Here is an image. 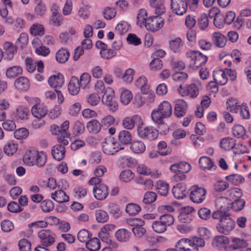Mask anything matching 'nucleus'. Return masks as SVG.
Returning a JSON list of instances; mask_svg holds the SVG:
<instances>
[{
	"mask_svg": "<svg viewBox=\"0 0 251 251\" xmlns=\"http://www.w3.org/2000/svg\"><path fill=\"white\" fill-rule=\"evenodd\" d=\"M47 155L45 152L39 151L34 149L27 150L23 158L24 163L26 165H36L39 167H43L47 162Z\"/></svg>",
	"mask_w": 251,
	"mask_h": 251,
	"instance_id": "nucleus-1",
	"label": "nucleus"
},
{
	"mask_svg": "<svg viewBox=\"0 0 251 251\" xmlns=\"http://www.w3.org/2000/svg\"><path fill=\"white\" fill-rule=\"evenodd\" d=\"M25 99L29 105L32 106L31 112L34 117L43 118L47 114V107L43 103H41V100L38 98L25 96Z\"/></svg>",
	"mask_w": 251,
	"mask_h": 251,
	"instance_id": "nucleus-2",
	"label": "nucleus"
},
{
	"mask_svg": "<svg viewBox=\"0 0 251 251\" xmlns=\"http://www.w3.org/2000/svg\"><path fill=\"white\" fill-rule=\"evenodd\" d=\"M172 114V107L168 101L161 102L157 109L152 110L151 118L154 122H159L164 118L170 117Z\"/></svg>",
	"mask_w": 251,
	"mask_h": 251,
	"instance_id": "nucleus-3",
	"label": "nucleus"
},
{
	"mask_svg": "<svg viewBox=\"0 0 251 251\" xmlns=\"http://www.w3.org/2000/svg\"><path fill=\"white\" fill-rule=\"evenodd\" d=\"M102 101L110 111L115 112L118 109V104L115 98L114 91L112 88L108 87L106 89L102 98Z\"/></svg>",
	"mask_w": 251,
	"mask_h": 251,
	"instance_id": "nucleus-4",
	"label": "nucleus"
},
{
	"mask_svg": "<svg viewBox=\"0 0 251 251\" xmlns=\"http://www.w3.org/2000/svg\"><path fill=\"white\" fill-rule=\"evenodd\" d=\"M235 225V221L228 214L226 217L221 220V222L217 225L216 228L220 233L227 235L234 228Z\"/></svg>",
	"mask_w": 251,
	"mask_h": 251,
	"instance_id": "nucleus-5",
	"label": "nucleus"
},
{
	"mask_svg": "<svg viewBox=\"0 0 251 251\" xmlns=\"http://www.w3.org/2000/svg\"><path fill=\"white\" fill-rule=\"evenodd\" d=\"M159 16H151L148 18L145 25L148 30L155 32L163 26L164 20Z\"/></svg>",
	"mask_w": 251,
	"mask_h": 251,
	"instance_id": "nucleus-6",
	"label": "nucleus"
},
{
	"mask_svg": "<svg viewBox=\"0 0 251 251\" xmlns=\"http://www.w3.org/2000/svg\"><path fill=\"white\" fill-rule=\"evenodd\" d=\"M137 132L140 138L151 141L156 139L158 136V131L152 126L143 127L140 126L137 128Z\"/></svg>",
	"mask_w": 251,
	"mask_h": 251,
	"instance_id": "nucleus-7",
	"label": "nucleus"
},
{
	"mask_svg": "<svg viewBox=\"0 0 251 251\" xmlns=\"http://www.w3.org/2000/svg\"><path fill=\"white\" fill-rule=\"evenodd\" d=\"M102 148L103 152L107 155H113L119 151L118 143L110 136L105 139L102 143Z\"/></svg>",
	"mask_w": 251,
	"mask_h": 251,
	"instance_id": "nucleus-8",
	"label": "nucleus"
},
{
	"mask_svg": "<svg viewBox=\"0 0 251 251\" xmlns=\"http://www.w3.org/2000/svg\"><path fill=\"white\" fill-rule=\"evenodd\" d=\"M13 116L16 121H26L30 117L29 109L25 105H18L13 112Z\"/></svg>",
	"mask_w": 251,
	"mask_h": 251,
	"instance_id": "nucleus-9",
	"label": "nucleus"
},
{
	"mask_svg": "<svg viewBox=\"0 0 251 251\" xmlns=\"http://www.w3.org/2000/svg\"><path fill=\"white\" fill-rule=\"evenodd\" d=\"M38 236L46 247L51 246L55 241V234L50 230L42 229L38 232Z\"/></svg>",
	"mask_w": 251,
	"mask_h": 251,
	"instance_id": "nucleus-10",
	"label": "nucleus"
},
{
	"mask_svg": "<svg viewBox=\"0 0 251 251\" xmlns=\"http://www.w3.org/2000/svg\"><path fill=\"white\" fill-rule=\"evenodd\" d=\"M190 199L195 203H201L205 199L206 190L202 187L194 186L190 189Z\"/></svg>",
	"mask_w": 251,
	"mask_h": 251,
	"instance_id": "nucleus-11",
	"label": "nucleus"
},
{
	"mask_svg": "<svg viewBox=\"0 0 251 251\" xmlns=\"http://www.w3.org/2000/svg\"><path fill=\"white\" fill-rule=\"evenodd\" d=\"M235 141V140L230 137L224 138L220 141V146L226 151L233 150L235 154L243 153V152L241 151H236L239 148V146L242 147V146L241 144H236Z\"/></svg>",
	"mask_w": 251,
	"mask_h": 251,
	"instance_id": "nucleus-12",
	"label": "nucleus"
},
{
	"mask_svg": "<svg viewBox=\"0 0 251 251\" xmlns=\"http://www.w3.org/2000/svg\"><path fill=\"white\" fill-rule=\"evenodd\" d=\"M171 9L178 15H182L186 12L188 7L187 0H171Z\"/></svg>",
	"mask_w": 251,
	"mask_h": 251,
	"instance_id": "nucleus-13",
	"label": "nucleus"
},
{
	"mask_svg": "<svg viewBox=\"0 0 251 251\" xmlns=\"http://www.w3.org/2000/svg\"><path fill=\"white\" fill-rule=\"evenodd\" d=\"M231 244L225 247V251H243L242 249L248 246V242L243 239L232 238Z\"/></svg>",
	"mask_w": 251,
	"mask_h": 251,
	"instance_id": "nucleus-14",
	"label": "nucleus"
},
{
	"mask_svg": "<svg viewBox=\"0 0 251 251\" xmlns=\"http://www.w3.org/2000/svg\"><path fill=\"white\" fill-rule=\"evenodd\" d=\"M175 247L179 251H199V249L194 245L193 241L186 238L179 240Z\"/></svg>",
	"mask_w": 251,
	"mask_h": 251,
	"instance_id": "nucleus-15",
	"label": "nucleus"
},
{
	"mask_svg": "<svg viewBox=\"0 0 251 251\" xmlns=\"http://www.w3.org/2000/svg\"><path fill=\"white\" fill-rule=\"evenodd\" d=\"M124 127L128 129H132L135 125L137 126V128L143 124V121L140 116L135 115L131 117H126L122 122Z\"/></svg>",
	"mask_w": 251,
	"mask_h": 251,
	"instance_id": "nucleus-16",
	"label": "nucleus"
},
{
	"mask_svg": "<svg viewBox=\"0 0 251 251\" xmlns=\"http://www.w3.org/2000/svg\"><path fill=\"white\" fill-rule=\"evenodd\" d=\"M175 115L178 118L183 117L186 113L187 104L182 100H177L175 101Z\"/></svg>",
	"mask_w": 251,
	"mask_h": 251,
	"instance_id": "nucleus-17",
	"label": "nucleus"
},
{
	"mask_svg": "<svg viewBox=\"0 0 251 251\" xmlns=\"http://www.w3.org/2000/svg\"><path fill=\"white\" fill-rule=\"evenodd\" d=\"M48 83L53 88H60L64 83V77L63 75L58 73L50 76L48 79Z\"/></svg>",
	"mask_w": 251,
	"mask_h": 251,
	"instance_id": "nucleus-18",
	"label": "nucleus"
},
{
	"mask_svg": "<svg viewBox=\"0 0 251 251\" xmlns=\"http://www.w3.org/2000/svg\"><path fill=\"white\" fill-rule=\"evenodd\" d=\"M93 192L95 197L100 201L106 199L109 194L108 188L104 184L98 185V187H94Z\"/></svg>",
	"mask_w": 251,
	"mask_h": 251,
	"instance_id": "nucleus-19",
	"label": "nucleus"
},
{
	"mask_svg": "<svg viewBox=\"0 0 251 251\" xmlns=\"http://www.w3.org/2000/svg\"><path fill=\"white\" fill-rule=\"evenodd\" d=\"M170 170L173 173L179 172L186 174L188 173L191 169V166L186 162H180L172 165L170 167Z\"/></svg>",
	"mask_w": 251,
	"mask_h": 251,
	"instance_id": "nucleus-20",
	"label": "nucleus"
},
{
	"mask_svg": "<svg viewBox=\"0 0 251 251\" xmlns=\"http://www.w3.org/2000/svg\"><path fill=\"white\" fill-rule=\"evenodd\" d=\"M14 86L18 91H26L30 87L29 79L25 76H20L15 80Z\"/></svg>",
	"mask_w": 251,
	"mask_h": 251,
	"instance_id": "nucleus-21",
	"label": "nucleus"
},
{
	"mask_svg": "<svg viewBox=\"0 0 251 251\" xmlns=\"http://www.w3.org/2000/svg\"><path fill=\"white\" fill-rule=\"evenodd\" d=\"M3 48L4 50V58L7 60H11L13 58L14 54L17 52L16 46L11 42H6L3 44Z\"/></svg>",
	"mask_w": 251,
	"mask_h": 251,
	"instance_id": "nucleus-22",
	"label": "nucleus"
},
{
	"mask_svg": "<svg viewBox=\"0 0 251 251\" xmlns=\"http://www.w3.org/2000/svg\"><path fill=\"white\" fill-rule=\"evenodd\" d=\"M213 79L215 82L218 85H224L227 81L225 71L222 69H218L213 71Z\"/></svg>",
	"mask_w": 251,
	"mask_h": 251,
	"instance_id": "nucleus-23",
	"label": "nucleus"
},
{
	"mask_svg": "<svg viewBox=\"0 0 251 251\" xmlns=\"http://www.w3.org/2000/svg\"><path fill=\"white\" fill-rule=\"evenodd\" d=\"M172 192L174 197L177 199H183L188 194L186 191V186L183 183H179L176 186H174Z\"/></svg>",
	"mask_w": 251,
	"mask_h": 251,
	"instance_id": "nucleus-24",
	"label": "nucleus"
},
{
	"mask_svg": "<svg viewBox=\"0 0 251 251\" xmlns=\"http://www.w3.org/2000/svg\"><path fill=\"white\" fill-rule=\"evenodd\" d=\"M150 5L155 8V13L157 15H161L166 12L164 0H150Z\"/></svg>",
	"mask_w": 251,
	"mask_h": 251,
	"instance_id": "nucleus-25",
	"label": "nucleus"
},
{
	"mask_svg": "<svg viewBox=\"0 0 251 251\" xmlns=\"http://www.w3.org/2000/svg\"><path fill=\"white\" fill-rule=\"evenodd\" d=\"M66 151L65 147L60 145L54 146L51 151L53 157L56 160H62L65 155Z\"/></svg>",
	"mask_w": 251,
	"mask_h": 251,
	"instance_id": "nucleus-26",
	"label": "nucleus"
},
{
	"mask_svg": "<svg viewBox=\"0 0 251 251\" xmlns=\"http://www.w3.org/2000/svg\"><path fill=\"white\" fill-rule=\"evenodd\" d=\"M51 198L59 203H63L69 201V197L62 190H59L51 194Z\"/></svg>",
	"mask_w": 251,
	"mask_h": 251,
	"instance_id": "nucleus-27",
	"label": "nucleus"
},
{
	"mask_svg": "<svg viewBox=\"0 0 251 251\" xmlns=\"http://www.w3.org/2000/svg\"><path fill=\"white\" fill-rule=\"evenodd\" d=\"M118 145H128L131 143L132 136L130 132L124 130L121 131L118 135Z\"/></svg>",
	"mask_w": 251,
	"mask_h": 251,
	"instance_id": "nucleus-28",
	"label": "nucleus"
},
{
	"mask_svg": "<svg viewBox=\"0 0 251 251\" xmlns=\"http://www.w3.org/2000/svg\"><path fill=\"white\" fill-rule=\"evenodd\" d=\"M229 200L228 198L224 197H221L217 198L215 201V205L219 209L225 211L228 210L230 208Z\"/></svg>",
	"mask_w": 251,
	"mask_h": 251,
	"instance_id": "nucleus-29",
	"label": "nucleus"
},
{
	"mask_svg": "<svg viewBox=\"0 0 251 251\" xmlns=\"http://www.w3.org/2000/svg\"><path fill=\"white\" fill-rule=\"evenodd\" d=\"M212 40L215 45L219 48L224 47L226 43V38L220 32H214L213 33Z\"/></svg>",
	"mask_w": 251,
	"mask_h": 251,
	"instance_id": "nucleus-30",
	"label": "nucleus"
},
{
	"mask_svg": "<svg viewBox=\"0 0 251 251\" xmlns=\"http://www.w3.org/2000/svg\"><path fill=\"white\" fill-rule=\"evenodd\" d=\"M115 236L120 242H127L130 238L131 232L125 228H121L116 232Z\"/></svg>",
	"mask_w": 251,
	"mask_h": 251,
	"instance_id": "nucleus-31",
	"label": "nucleus"
},
{
	"mask_svg": "<svg viewBox=\"0 0 251 251\" xmlns=\"http://www.w3.org/2000/svg\"><path fill=\"white\" fill-rule=\"evenodd\" d=\"M23 68L19 66H14L10 67L6 71V76L8 78H15L19 75H22Z\"/></svg>",
	"mask_w": 251,
	"mask_h": 251,
	"instance_id": "nucleus-32",
	"label": "nucleus"
},
{
	"mask_svg": "<svg viewBox=\"0 0 251 251\" xmlns=\"http://www.w3.org/2000/svg\"><path fill=\"white\" fill-rule=\"evenodd\" d=\"M148 80L144 76H140L135 82V85L139 88L143 94H147L149 90V85L147 84Z\"/></svg>",
	"mask_w": 251,
	"mask_h": 251,
	"instance_id": "nucleus-33",
	"label": "nucleus"
},
{
	"mask_svg": "<svg viewBox=\"0 0 251 251\" xmlns=\"http://www.w3.org/2000/svg\"><path fill=\"white\" fill-rule=\"evenodd\" d=\"M29 33L34 36H43L45 33V28L41 24H34L29 28Z\"/></svg>",
	"mask_w": 251,
	"mask_h": 251,
	"instance_id": "nucleus-34",
	"label": "nucleus"
},
{
	"mask_svg": "<svg viewBox=\"0 0 251 251\" xmlns=\"http://www.w3.org/2000/svg\"><path fill=\"white\" fill-rule=\"evenodd\" d=\"M102 124L96 120H93L88 122L87 128L90 133L96 134L101 130Z\"/></svg>",
	"mask_w": 251,
	"mask_h": 251,
	"instance_id": "nucleus-35",
	"label": "nucleus"
},
{
	"mask_svg": "<svg viewBox=\"0 0 251 251\" xmlns=\"http://www.w3.org/2000/svg\"><path fill=\"white\" fill-rule=\"evenodd\" d=\"M78 79L73 76L70 80L68 84V90L69 93L72 95H76L78 93Z\"/></svg>",
	"mask_w": 251,
	"mask_h": 251,
	"instance_id": "nucleus-36",
	"label": "nucleus"
},
{
	"mask_svg": "<svg viewBox=\"0 0 251 251\" xmlns=\"http://www.w3.org/2000/svg\"><path fill=\"white\" fill-rule=\"evenodd\" d=\"M130 149L135 153H142L146 150V146L144 143L140 141H134L130 143Z\"/></svg>",
	"mask_w": 251,
	"mask_h": 251,
	"instance_id": "nucleus-37",
	"label": "nucleus"
},
{
	"mask_svg": "<svg viewBox=\"0 0 251 251\" xmlns=\"http://www.w3.org/2000/svg\"><path fill=\"white\" fill-rule=\"evenodd\" d=\"M70 56L69 51L65 49H61L56 53V60L59 63H65Z\"/></svg>",
	"mask_w": 251,
	"mask_h": 251,
	"instance_id": "nucleus-38",
	"label": "nucleus"
},
{
	"mask_svg": "<svg viewBox=\"0 0 251 251\" xmlns=\"http://www.w3.org/2000/svg\"><path fill=\"white\" fill-rule=\"evenodd\" d=\"M158 193L162 196H166L168 193L169 184L163 180H159L155 185Z\"/></svg>",
	"mask_w": 251,
	"mask_h": 251,
	"instance_id": "nucleus-39",
	"label": "nucleus"
},
{
	"mask_svg": "<svg viewBox=\"0 0 251 251\" xmlns=\"http://www.w3.org/2000/svg\"><path fill=\"white\" fill-rule=\"evenodd\" d=\"M86 247L90 251H97L100 249V241L97 237L91 239L86 243Z\"/></svg>",
	"mask_w": 251,
	"mask_h": 251,
	"instance_id": "nucleus-40",
	"label": "nucleus"
},
{
	"mask_svg": "<svg viewBox=\"0 0 251 251\" xmlns=\"http://www.w3.org/2000/svg\"><path fill=\"white\" fill-rule=\"evenodd\" d=\"M108 212L113 215V216L117 218L120 217L122 214L120 206L116 203L111 202L108 206Z\"/></svg>",
	"mask_w": 251,
	"mask_h": 251,
	"instance_id": "nucleus-41",
	"label": "nucleus"
},
{
	"mask_svg": "<svg viewBox=\"0 0 251 251\" xmlns=\"http://www.w3.org/2000/svg\"><path fill=\"white\" fill-rule=\"evenodd\" d=\"M141 210V206L134 203H128L126 208V212L130 216L136 215Z\"/></svg>",
	"mask_w": 251,
	"mask_h": 251,
	"instance_id": "nucleus-42",
	"label": "nucleus"
},
{
	"mask_svg": "<svg viewBox=\"0 0 251 251\" xmlns=\"http://www.w3.org/2000/svg\"><path fill=\"white\" fill-rule=\"evenodd\" d=\"M199 163L201 168L203 169H211L214 166L212 159L206 156H202L199 159Z\"/></svg>",
	"mask_w": 251,
	"mask_h": 251,
	"instance_id": "nucleus-43",
	"label": "nucleus"
},
{
	"mask_svg": "<svg viewBox=\"0 0 251 251\" xmlns=\"http://www.w3.org/2000/svg\"><path fill=\"white\" fill-rule=\"evenodd\" d=\"M152 228L154 232L158 233H162L167 230V227L165 225L164 223L161 221H155L153 222L152 225Z\"/></svg>",
	"mask_w": 251,
	"mask_h": 251,
	"instance_id": "nucleus-44",
	"label": "nucleus"
},
{
	"mask_svg": "<svg viewBox=\"0 0 251 251\" xmlns=\"http://www.w3.org/2000/svg\"><path fill=\"white\" fill-rule=\"evenodd\" d=\"M227 109H229L231 112L237 113L241 107V105L238 104L237 100L233 99H228L226 102Z\"/></svg>",
	"mask_w": 251,
	"mask_h": 251,
	"instance_id": "nucleus-45",
	"label": "nucleus"
},
{
	"mask_svg": "<svg viewBox=\"0 0 251 251\" xmlns=\"http://www.w3.org/2000/svg\"><path fill=\"white\" fill-rule=\"evenodd\" d=\"M132 94L128 90H123L122 91L120 97V100L125 105L128 104L132 99Z\"/></svg>",
	"mask_w": 251,
	"mask_h": 251,
	"instance_id": "nucleus-46",
	"label": "nucleus"
},
{
	"mask_svg": "<svg viewBox=\"0 0 251 251\" xmlns=\"http://www.w3.org/2000/svg\"><path fill=\"white\" fill-rule=\"evenodd\" d=\"M229 242V239L226 236L220 235L215 237L213 244L217 247H224Z\"/></svg>",
	"mask_w": 251,
	"mask_h": 251,
	"instance_id": "nucleus-47",
	"label": "nucleus"
},
{
	"mask_svg": "<svg viewBox=\"0 0 251 251\" xmlns=\"http://www.w3.org/2000/svg\"><path fill=\"white\" fill-rule=\"evenodd\" d=\"M199 93V90L196 85L192 83L187 87L186 91L184 95L189 96L192 98H195L197 97Z\"/></svg>",
	"mask_w": 251,
	"mask_h": 251,
	"instance_id": "nucleus-48",
	"label": "nucleus"
},
{
	"mask_svg": "<svg viewBox=\"0 0 251 251\" xmlns=\"http://www.w3.org/2000/svg\"><path fill=\"white\" fill-rule=\"evenodd\" d=\"M96 218L99 223H105L109 219L107 213L102 210L99 209L96 211Z\"/></svg>",
	"mask_w": 251,
	"mask_h": 251,
	"instance_id": "nucleus-49",
	"label": "nucleus"
},
{
	"mask_svg": "<svg viewBox=\"0 0 251 251\" xmlns=\"http://www.w3.org/2000/svg\"><path fill=\"white\" fill-rule=\"evenodd\" d=\"M232 133L234 136L237 138H244L246 134V130L243 126L240 125H237L233 126L232 128Z\"/></svg>",
	"mask_w": 251,
	"mask_h": 251,
	"instance_id": "nucleus-50",
	"label": "nucleus"
},
{
	"mask_svg": "<svg viewBox=\"0 0 251 251\" xmlns=\"http://www.w3.org/2000/svg\"><path fill=\"white\" fill-rule=\"evenodd\" d=\"M198 25L202 30H204L208 27L209 20L207 14L202 13L200 15L198 19Z\"/></svg>",
	"mask_w": 251,
	"mask_h": 251,
	"instance_id": "nucleus-51",
	"label": "nucleus"
},
{
	"mask_svg": "<svg viewBox=\"0 0 251 251\" xmlns=\"http://www.w3.org/2000/svg\"><path fill=\"white\" fill-rule=\"evenodd\" d=\"M134 177V174L129 169L122 171L120 175V179L125 182L130 181Z\"/></svg>",
	"mask_w": 251,
	"mask_h": 251,
	"instance_id": "nucleus-52",
	"label": "nucleus"
},
{
	"mask_svg": "<svg viewBox=\"0 0 251 251\" xmlns=\"http://www.w3.org/2000/svg\"><path fill=\"white\" fill-rule=\"evenodd\" d=\"M18 145L14 143H9L5 145L4 148V152L8 155H13L18 150Z\"/></svg>",
	"mask_w": 251,
	"mask_h": 251,
	"instance_id": "nucleus-53",
	"label": "nucleus"
},
{
	"mask_svg": "<svg viewBox=\"0 0 251 251\" xmlns=\"http://www.w3.org/2000/svg\"><path fill=\"white\" fill-rule=\"evenodd\" d=\"M245 201L243 199L238 198L235 199L231 202V208L235 211H239L241 210L244 207L245 204Z\"/></svg>",
	"mask_w": 251,
	"mask_h": 251,
	"instance_id": "nucleus-54",
	"label": "nucleus"
},
{
	"mask_svg": "<svg viewBox=\"0 0 251 251\" xmlns=\"http://www.w3.org/2000/svg\"><path fill=\"white\" fill-rule=\"evenodd\" d=\"M226 179L235 185L242 183L245 180L244 178L242 176L237 174H232L227 176H226Z\"/></svg>",
	"mask_w": 251,
	"mask_h": 251,
	"instance_id": "nucleus-55",
	"label": "nucleus"
},
{
	"mask_svg": "<svg viewBox=\"0 0 251 251\" xmlns=\"http://www.w3.org/2000/svg\"><path fill=\"white\" fill-rule=\"evenodd\" d=\"M218 9L215 7H213L209 10V14H212V16L215 15L213 22L216 26H220L223 23V21H220V18L221 15L218 13Z\"/></svg>",
	"mask_w": 251,
	"mask_h": 251,
	"instance_id": "nucleus-56",
	"label": "nucleus"
},
{
	"mask_svg": "<svg viewBox=\"0 0 251 251\" xmlns=\"http://www.w3.org/2000/svg\"><path fill=\"white\" fill-rule=\"evenodd\" d=\"M28 43V35L27 33L23 32L21 33L19 38L18 39L16 44L18 46L24 48L26 46Z\"/></svg>",
	"mask_w": 251,
	"mask_h": 251,
	"instance_id": "nucleus-57",
	"label": "nucleus"
},
{
	"mask_svg": "<svg viewBox=\"0 0 251 251\" xmlns=\"http://www.w3.org/2000/svg\"><path fill=\"white\" fill-rule=\"evenodd\" d=\"M41 207L44 212H49L54 209V204L50 200H45L41 202Z\"/></svg>",
	"mask_w": 251,
	"mask_h": 251,
	"instance_id": "nucleus-58",
	"label": "nucleus"
},
{
	"mask_svg": "<svg viewBox=\"0 0 251 251\" xmlns=\"http://www.w3.org/2000/svg\"><path fill=\"white\" fill-rule=\"evenodd\" d=\"M157 198L156 194L152 191L147 192L145 194L143 202L145 204H150L154 202Z\"/></svg>",
	"mask_w": 251,
	"mask_h": 251,
	"instance_id": "nucleus-59",
	"label": "nucleus"
},
{
	"mask_svg": "<svg viewBox=\"0 0 251 251\" xmlns=\"http://www.w3.org/2000/svg\"><path fill=\"white\" fill-rule=\"evenodd\" d=\"M159 218L167 227L173 225L175 222L173 216L169 213H165L160 216Z\"/></svg>",
	"mask_w": 251,
	"mask_h": 251,
	"instance_id": "nucleus-60",
	"label": "nucleus"
},
{
	"mask_svg": "<svg viewBox=\"0 0 251 251\" xmlns=\"http://www.w3.org/2000/svg\"><path fill=\"white\" fill-rule=\"evenodd\" d=\"M227 192L229 194V196L231 200L229 201H234L235 199L241 198L243 195L242 191L241 189L238 188H232L229 189Z\"/></svg>",
	"mask_w": 251,
	"mask_h": 251,
	"instance_id": "nucleus-61",
	"label": "nucleus"
},
{
	"mask_svg": "<svg viewBox=\"0 0 251 251\" xmlns=\"http://www.w3.org/2000/svg\"><path fill=\"white\" fill-rule=\"evenodd\" d=\"M14 137L17 139H23L26 138L29 135L28 130L24 127L20 128L14 133Z\"/></svg>",
	"mask_w": 251,
	"mask_h": 251,
	"instance_id": "nucleus-62",
	"label": "nucleus"
},
{
	"mask_svg": "<svg viewBox=\"0 0 251 251\" xmlns=\"http://www.w3.org/2000/svg\"><path fill=\"white\" fill-rule=\"evenodd\" d=\"M100 97L97 93H92L89 95L87 98L88 103L91 106H96L100 102Z\"/></svg>",
	"mask_w": 251,
	"mask_h": 251,
	"instance_id": "nucleus-63",
	"label": "nucleus"
},
{
	"mask_svg": "<svg viewBox=\"0 0 251 251\" xmlns=\"http://www.w3.org/2000/svg\"><path fill=\"white\" fill-rule=\"evenodd\" d=\"M19 247L21 251H31V244L26 239H22L19 241Z\"/></svg>",
	"mask_w": 251,
	"mask_h": 251,
	"instance_id": "nucleus-64",
	"label": "nucleus"
}]
</instances>
